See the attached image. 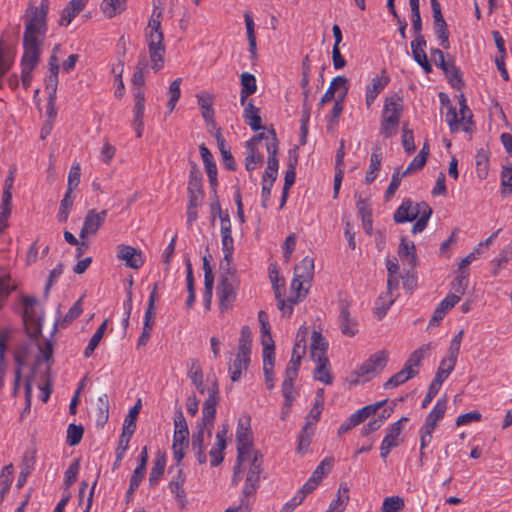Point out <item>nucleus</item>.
Masks as SVG:
<instances>
[{"label": "nucleus", "instance_id": "1", "mask_svg": "<svg viewBox=\"0 0 512 512\" xmlns=\"http://www.w3.org/2000/svg\"><path fill=\"white\" fill-rule=\"evenodd\" d=\"M432 209L426 202L414 203L410 199H404L394 213L393 219L396 223H405L416 220L412 227V233L422 232L431 217Z\"/></svg>", "mask_w": 512, "mask_h": 512}, {"label": "nucleus", "instance_id": "2", "mask_svg": "<svg viewBox=\"0 0 512 512\" xmlns=\"http://www.w3.org/2000/svg\"><path fill=\"white\" fill-rule=\"evenodd\" d=\"M403 100L398 95L386 97L381 113L380 134L390 138L396 134L403 113Z\"/></svg>", "mask_w": 512, "mask_h": 512}, {"label": "nucleus", "instance_id": "3", "mask_svg": "<svg viewBox=\"0 0 512 512\" xmlns=\"http://www.w3.org/2000/svg\"><path fill=\"white\" fill-rule=\"evenodd\" d=\"M22 304L26 333L31 339H37L42 332L43 311L35 297H24Z\"/></svg>", "mask_w": 512, "mask_h": 512}, {"label": "nucleus", "instance_id": "4", "mask_svg": "<svg viewBox=\"0 0 512 512\" xmlns=\"http://www.w3.org/2000/svg\"><path fill=\"white\" fill-rule=\"evenodd\" d=\"M460 109L457 112L456 108L450 106L446 113V122L452 133L463 131L471 134L474 131V123L472 121V113L466 105L464 95H460Z\"/></svg>", "mask_w": 512, "mask_h": 512}, {"label": "nucleus", "instance_id": "5", "mask_svg": "<svg viewBox=\"0 0 512 512\" xmlns=\"http://www.w3.org/2000/svg\"><path fill=\"white\" fill-rule=\"evenodd\" d=\"M237 462L238 465H243L244 468H246V465H248V473L245 480L243 493L245 496L253 495L259 486L260 474L263 471V456L257 450L246 455L241 461L237 460Z\"/></svg>", "mask_w": 512, "mask_h": 512}, {"label": "nucleus", "instance_id": "6", "mask_svg": "<svg viewBox=\"0 0 512 512\" xmlns=\"http://www.w3.org/2000/svg\"><path fill=\"white\" fill-rule=\"evenodd\" d=\"M388 359L389 352L387 350H380L372 354L353 373L356 377L353 383L366 382L374 378L386 367Z\"/></svg>", "mask_w": 512, "mask_h": 512}, {"label": "nucleus", "instance_id": "7", "mask_svg": "<svg viewBox=\"0 0 512 512\" xmlns=\"http://www.w3.org/2000/svg\"><path fill=\"white\" fill-rule=\"evenodd\" d=\"M208 397L203 403L202 408V419L201 422L198 423V426L207 428V437H211V430L214 424L215 415H216V406L219 403V385L217 380L214 378L208 388H207Z\"/></svg>", "mask_w": 512, "mask_h": 512}, {"label": "nucleus", "instance_id": "8", "mask_svg": "<svg viewBox=\"0 0 512 512\" xmlns=\"http://www.w3.org/2000/svg\"><path fill=\"white\" fill-rule=\"evenodd\" d=\"M237 460L241 461L246 455L257 451L253 447V436L250 428V419L241 418L236 431Z\"/></svg>", "mask_w": 512, "mask_h": 512}, {"label": "nucleus", "instance_id": "9", "mask_svg": "<svg viewBox=\"0 0 512 512\" xmlns=\"http://www.w3.org/2000/svg\"><path fill=\"white\" fill-rule=\"evenodd\" d=\"M49 0H42L38 7H29L25 19V32H41L46 30V17Z\"/></svg>", "mask_w": 512, "mask_h": 512}, {"label": "nucleus", "instance_id": "10", "mask_svg": "<svg viewBox=\"0 0 512 512\" xmlns=\"http://www.w3.org/2000/svg\"><path fill=\"white\" fill-rule=\"evenodd\" d=\"M149 58L152 70L157 73L160 71L165 62V45L163 34H149L147 39Z\"/></svg>", "mask_w": 512, "mask_h": 512}, {"label": "nucleus", "instance_id": "11", "mask_svg": "<svg viewBox=\"0 0 512 512\" xmlns=\"http://www.w3.org/2000/svg\"><path fill=\"white\" fill-rule=\"evenodd\" d=\"M37 34H24V54L21 59V68L35 69L40 58V43Z\"/></svg>", "mask_w": 512, "mask_h": 512}, {"label": "nucleus", "instance_id": "12", "mask_svg": "<svg viewBox=\"0 0 512 512\" xmlns=\"http://www.w3.org/2000/svg\"><path fill=\"white\" fill-rule=\"evenodd\" d=\"M407 417H402L395 423L389 426L387 430V434L384 437L381 446H380V456L383 459H386L389 455L390 451L399 446L401 443V433L403 431V423L407 422Z\"/></svg>", "mask_w": 512, "mask_h": 512}, {"label": "nucleus", "instance_id": "13", "mask_svg": "<svg viewBox=\"0 0 512 512\" xmlns=\"http://www.w3.org/2000/svg\"><path fill=\"white\" fill-rule=\"evenodd\" d=\"M238 281L235 276H222L217 287V294L220 299L222 309L231 307L236 298V288Z\"/></svg>", "mask_w": 512, "mask_h": 512}, {"label": "nucleus", "instance_id": "14", "mask_svg": "<svg viewBox=\"0 0 512 512\" xmlns=\"http://www.w3.org/2000/svg\"><path fill=\"white\" fill-rule=\"evenodd\" d=\"M107 215V210L100 212L95 209L89 210L84 218V223L79 234L80 238L84 239L90 235H95L105 222Z\"/></svg>", "mask_w": 512, "mask_h": 512}, {"label": "nucleus", "instance_id": "15", "mask_svg": "<svg viewBox=\"0 0 512 512\" xmlns=\"http://www.w3.org/2000/svg\"><path fill=\"white\" fill-rule=\"evenodd\" d=\"M117 259L131 269H139L144 264L143 254L140 250L126 244H119L116 247Z\"/></svg>", "mask_w": 512, "mask_h": 512}, {"label": "nucleus", "instance_id": "16", "mask_svg": "<svg viewBox=\"0 0 512 512\" xmlns=\"http://www.w3.org/2000/svg\"><path fill=\"white\" fill-rule=\"evenodd\" d=\"M338 323L343 335L353 337L358 333V322L355 318L351 317L349 304L346 301L340 302Z\"/></svg>", "mask_w": 512, "mask_h": 512}, {"label": "nucleus", "instance_id": "17", "mask_svg": "<svg viewBox=\"0 0 512 512\" xmlns=\"http://www.w3.org/2000/svg\"><path fill=\"white\" fill-rule=\"evenodd\" d=\"M265 138L264 133H260L250 139L246 147L248 149V154L245 158V167L248 171L254 170L258 165H261L263 162V156L257 152V145L262 142Z\"/></svg>", "mask_w": 512, "mask_h": 512}, {"label": "nucleus", "instance_id": "18", "mask_svg": "<svg viewBox=\"0 0 512 512\" xmlns=\"http://www.w3.org/2000/svg\"><path fill=\"white\" fill-rule=\"evenodd\" d=\"M186 482V474L182 468L177 469V473L172 477L168 484L170 492L174 495L176 501L181 507L186 505V492L184 490V484Z\"/></svg>", "mask_w": 512, "mask_h": 512}, {"label": "nucleus", "instance_id": "19", "mask_svg": "<svg viewBox=\"0 0 512 512\" xmlns=\"http://www.w3.org/2000/svg\"><path fill=\"white\" fill-rule=\"evenodd\" d=\"M209 439L207 437V428L198 426L197 431L192 436V451L198 461L199 464H204L207 461L206 453H205V440Z\"/></svg>", "mask_w": 512, "mask_h": 512}, {"label": "nucleus", "instance_id": "20", "mask_svg": "<svg viewBox=\"0 0 512 512\" xmlns=\"http://www.w3.org/2000/svg\"><path fill=\"white\" fill-rule=\"evenodd\" d=\"M338 90H341L339 98L344 99L348 92V80L344 76H337L332 79L330 85L320 100V105L330 102Z\"/></svg>", "mask_w": 512, "mask_h": 512}, {"label": "nucleus", "instance_id": "21", "mask_svg": "<svg viewBox=\"0 0 512 512\" xmlns=\"http://www.w3.org/2000/svg\"><path fill=\"white\" fill-rule=\"evenodd\" d=\"M307 327L301 326L298 330L296 342L293 347L292 356L287 366H293L296 370L299 369L302 356L306 352Z\"/></svg>", "mask_w": 512, "mask_h": 512}, {"label": "nucleus", "instance_id": "22", "mask_svg": "<svg viewBox=\"0 0 512 512\" xmlns=\"http://www.w3.org/2000/svg\"><path fill=\"white\" fill-rule=\"evenodd\" d=\"M197 104L201 109V115L207 124L214 123L215 111L213 109L214 96L207 91L196 94Z\"/></svg>", "mask_w": 512, "mask_h": 512}, {"label": "nucleus", "instance_id": "23", "mask_svg": "<svg viewBox=\"0 0 512 512\" xmlns=\"http://www.w3.org/2000/svg\"><path fill=\"white\" fill-rule=\"evenodd\" d=\"M88 0H70L64 7L59 18V25L67 27L72 20L85 8Z\"/></svg>", "mask_w": 512, "mask_h": 512}, {"label": "nucleus", "instance_id": "24", "mask_svg": "<svg viewBox=\"0 0 512 512\" xmlns=\"http://www.w3.org/2000/svg\"><path fill=\"white\" fill-rule=\"evenodd\" d=\"M389 83V77L383 72L380 76H375L371 84L366 88L365 103L369 108L377 98V96L385 89Z\"/></svg>", "mask_w": 512, "mask_h": 512}, {"label": "nucleus", "instance_id": "25", "mask_svg": "<svg viewBox=\"0 0 512 512\" xmlns=\"http://www.w3.org/2000/svg\"><path fill=\"white\" fill-rule=\"evenodd\" d=\"M149 72L148 62L146 59V55L142 54L140 55L135 72L132 76V86L134 93L135 92H141L144 93V85H145V78Z\"/></svg>", "mask_w": 512, "mask_h": 512}, {"label": "nucleus", "instance_id": "26", "mask_svg": "<svg viewBox=\"0 0 512 512\" xmlns=\"http://www.w3.org/2000/svg\"><path fill=\"white\" fill-rule=\"evenodd\" d=\"M431 349V344H425L414 350L406 360L404 367L411 372L413 376H416L419 372V366L422 360L425 358L427 353Z\"/></svg>", "mask_w": 512, "mask_h": 512}, {"label": "nucleus", "instance_id": "27", "mask_svg": "<svg viewBox=\"0 0 512 512\" xmlns=\"http://www.w3.org/2000/svg\"><path fill=\"white\" fill-rule=\"evenodd\" d=\"M426 41L422 36H418L411 42L412 55L414 60L426 71H431V65L425 53Z\"/></svg>", "mask_w": 512, "mask_h": 512}, {"label": "nucleus", "instance_id": "28", "mask_svg": "<svg viewBox=\"0 0 512 512\" xmlns=\"http://www.w3.org/2000/svg\"><path fill=\"white\" fill-rule=\"evenodd\" d=\"M328 348V343L322 334L318 331H314L312 333V342L310 347V354L312 360L327 358L326 351Z\"/></svg>", "mask_w": 512, "mask_h": 512}, {"label": "nucleus", "instance_id": "29", "mask_svg": "<svg viewBox=\"0 0 512 512\" xmlns=\"http://www.w3.org/2000/svg\"><path fill=\"white\" fill-rule=\"evenodd\" d=\"M199 150L203 163L205 165L209 182L211 186H215L217 184V168L216 164L213 161V156L209 149L204 144L200 145Z\"/></svg>", "mask_w": 512, "mask_h": 512}, {"label": "nucleus", "instance_id": "30", "mask_svg": "<svg viewBox=\"0 0 512 512\" xmlns=\"http://www.w3.org/2000/svg\"><path fill=\"white\" fill-rule=\"evenodd\" d=\"M250 362V355L237 352L236 358L233 364L229 367L230 379L233 382H237L241 378L243 370H246Z\"/></svg>", "mask_w": 512, "mask_h": 512}, {"label": "nucleus", "instance_id": "31", "mask_svg": "<svg viewBox=\"0 0 512 512\" xmlns=\"http://www.w3.org/2000/svg\"><path fill=\"white\" fill-rule=\"evenodd\" d=\"M398 254L403 261L410 267H414L416 264V248L413 242H408L404 238L401 240Z\"/></svg>", "mask_w": 512, "mask_h": 512}, {"label": "nucleus", "instance_id": "32", "mask_svg": "<svg viewBox=\"0 0 512 512\" xmlns=\"http://www.w3.org/2000/svg\"><path fill=\"white\" fill-rule=\"evenodd\" d=\"M241 95L240 100L241 103L244 104L246 98L252 94H254L257 90L256 78L253 74L248 72H243L241 74Z\"/></svg>", "mask_w": 512, "mask_h": 512}, {"label": "nucleus", "instance_id": "33", "mask_svg": "<svg viewBox=\"0 0 512 512\" xmlns=\"http://www.w3.org/2000/svg\"><path fill=\"white\" fill-rule=\"evenodd\" d=\"M166 466V458L164 454L158 453L153 461V466L149 475V484L150 486H155L158 484L160 478L162 477Z\"/></svg>", "mask_w": 512, "mask_h": 512}, {"label": "nucleus", "instance_id": "34", "mask_svg": "<svg viewBox=\"0 0 512 512\" xmlns=\"http://www.w3.org/2000/svg\"><path fill=\"white\" fill-rule=\"evenodd\" d=\"M243 117L245 122L251 127L253 131H258L263 128L259 109L249 102L244 109Z\"/></svg>", "mask_w": 512, "mask_h": 512}, {"label": "nucleus", "instance_id": "35", "mask_svg": "<svg viewBox=\"0 0 512 512\" xmlns=\"http://www.w3.org/2000/svg\"><path fill=\"white\" fill-rule=\"evenodd\" d=\"M82 301H83V296L80 297V299H78L73 304V306L69 309V311L66 313V315L62 319L56 321L55 326H54L55 330L57 329V327H61V328L67 327L70 323H72L76 318H78L80 316V314L83 311Z\"/></svg>", "mask_w": 512, "mask_h": 512}, {"label": "nucleus", "instance_id": "36", "mask_svg": "<svg viewBox=\"0 0 512 512\" xmlns=\"http://www.w3.org/2000/svg\"><path fill=\"white\" fill-rule=\"evenodd\" d=\"M456 362L457 360L447 356L444 359H442L433 381L442 385V383L448 378L450 373L454 370Z\"/></svg>", "mask_w": 512, "mask_h": 512}, {"label": "nucleus", "instance_id": "37", "mask_svg": "<svg viewBox=\"0 0 512 512\" xmlns=\"http://www.w3.org/2000/svg\"><path fill=\"white\" fill-rule=\"evenodd\" d=\"M349 502V488L346 485H341L337 498L332 501L326 512H343Z\"/></svg>", "mask_w": 512, "mask_h": 512}, {"label": "nucleus", "instance_id": "38", "mask_svg": "<svg viewBox=\"0 0 512 512\" xmlns=\"http://www.w3.org/2000/svg\"><path fill=\"white\" fill-rule=\"evenodd\" d=\"M127 0H103L100 8L105 16L112 18L126 9Z\"/></svg>", "mask_w": 512, "mask_h": 512}, {"label": "nucleus", "instance_id": "39", "mask_svg": "<svg viewBox=\"0 0 512 512\" xmlns=\"http://www.w3.org/2000/svg\"><path fill=\"white\" fill-rule=\"evenodd\" d=\"M14 62L11 48L2 39H0V74H6Z\"/></svg>", "mask_w": 512, "mask_h": 512}, {"label": "nucleus", "instance_id": "40", "mask_svg": "<svg viewBox=\"0 0 512 512\" xmlns=\"http://www.w3.org/2000/svg\"><path fill=\"white\" fill-rule=\"evenodd\" d=\"M313 361L317 364L314 372V378L323 382L324 384H331L332 376L330 374L328 358H322L321 360L317 359Z\"/></svg>", "mask_w": 512, "mask_h": 512}, {"label": "nucleus", "instance_id": "41", "mask_svg": "<svg viewBox=\"0 0 512 512\" xmlns=\"http://www.w3.org/2000/svg\"><path fill=\"white\" fill-rule=\"evenodd\" d=\"M33 346L30 343H21L17 345L14 351V360L17 365L16 369H22L29 360V357L32 353Z\"/></svg>", "mask_w": 512, "mask_h": 512}, {"label": "nucleus", "instance_id": "42", "mask_svg": "<svg viewBox=\"0 0 512 512\" xmlns=\"http://www.w3.org/2000/svg\"><path fill=\"white\" fill-rule=\"evenodd\" d=\"M314 273V260L310 257H305L302 261L295 266L294 275L304 280H311Z\"/></svg>", "mask_w": 512, "mask_h": 512}, {"label": "nucleus", "instance_id": "43", "mask_svg": "<svg viewBox=\"0 0 512 512\" xmlns=\"http://www.w3.org/2000/svg\"><path fill=\"white\" fill-rule=\"evenodd\" d=\"M141 408V402L138 400V402L130 409L128 415L126 416L124 423H123V431L122 433L126 435L132 436L135 429H136V420L137 416L140 412Z\"/></svg>", "mask_w": 512, "mask_h": 512}, {"label": "nucleus", "instance_id": "44", "mask_svg": "<svg viewBox=\"0 0 512 512\" xmlns=\"http://www.w3.org/2000/svg\"><path fill=\"white\" fill-rule=\"evenodd\" d=\"M394 301H395V297L393 296V294H388L386 292L385 295H380L375 303V310H374L375 316L379 320L382 319L386 315L387 311L389 310L391 305L394 303Z\"/></svg>", "mask_w": 512, "mask_h": 512}, {"label": "nucleus", "instance_id": "45", "mask_svg": "<svg viewBox=\"0 0 512 512\" xmlns=\"http://www.w3.org/2000/svg\"><path fill=\"white\" fill-rule=\"evenodd\" d=\"M13 480V465L8 464L0 471V500L8 493Z\"/></svg>", "mask_w": 512, "mask_h": 512}, {"label": "nucleus", "instance_id": "46", "mask_svg": "<svg viewBox=\"0 0 512 512\" xmlns=\"http://www.w3.org/2000/svg\"><path fill=\"white\" fill-rule=\"evenodd\" d=\"M266 149H267V153H268L267 167L271 171L278 172V167H279V162L277 159L278 142H277L275 135L272 137L271 140L266 142Z\"/></svg>", "mask_w": 512, "mask_h": 512}, {"label": "nucleus", "instance_id": "47", "mask_svg": "<svg viewBox=\"0 0 512 512\" xmlns=\"http://www.w3.org/2000/svg\"><path fill=\"white\" fill-rule=\"evenodd\" d=\"M323 390L319 389L317 391L315 404L309 411V414L306 417V422H309V425L315 426L318 420L320 419L322 410H323Z\"/></svg>", "mask_w": 512, "mask_h": 512}, {"label": "nucleus", "instance_id": "48", "mask_svg": "<svg viewBox=\"0 0 512 512\" xmlns=\"http://www.w3.org/2000/svg\"><path fill=\"white\" fill-rule=\"evenodd\" d=\"M9 338L10 335L8 331H0V390L4 386V379L7 370V366L4 360V353Z\"/></svg>", "mask_w": 512, "mask_h": 512}, {"label": "nucleus", "instance_id": "49", "mask_svg": "<svg viewBox=\"0 0 512 512\" xmlns=\"http://www.w3.org/2000/svg\"><path fill=\"white\" fill-rule=\"evenodd\" d=\"M108 324V320L106 319L95 331L93 336L91 337L87 347L84 350V357L88 358L90 357L95 349L97 348L98 344L100 343L101 339L103 338V335L105 333L106 327Z\"/></svg>", "mask_w": 512, "mask_h": 512}, {"label": "nucleus", "instance_id": "50", "mask_svg": "<svg viewBox=\"0 0 512 512\" xmlns=\"http://www.w3.org/2000/svg\"><path fill=\"white\" fill-rule=\"evenodd\" d=\"M203 270H204L205 296L207 298V302L209 303L210 299L212 297L214 276H213L212 268L210 266L207 256L203 257Z\"/></svg>", "mask_w": 512, "mask_h": 512}, {"label": "nucleus", "instance_id": "51", "mask_svg": "<svg viewBox=\"0 0 512 512\" xmlns=\"http://www.w3.org/2000/svg\"><path fill=\"white\" fill-rule=\"evenodd\" d=\"M162 0H153V12L148 22L150 32H158L162 19Z\"/></svg>", "mask_w": 512, "mask_h": 512}, {"label": "nucleus", "instance_id": "52", "mask_svg": "<svg viewBox=\"0 0 512 512\" xmlns=\"http://www.w3.org/2000/svg\"><path fill=\"white\" fill-rule=\"evenodd\" d=\"M215 137H216L221 155L223 157V165L229 170H235V161H234L233 156L230 153V151L225 148V140H224L220 130H218L216 132Z\"/></svg>", "mask_w": 512, "mask_h": 512}, {"label": "nucleus", "instance_id": "53", "mask_svg": "<svg viewBox=\"0 0 512 512\" xmlns=\"http://www.w3.org/2000/svg\"><path fill=\"white\" fill-rule=\"evenodd\" d=\"M414 376L411 374L410 371H408L404 366L403 368L391 376L385 383L384 388L385 389H393L398 387L399 385L407 382L409 379L413 378Z\"/></svg>", "mask_w": 512, "mask_h": 512}, {"label": "nucleus", "instance_id": "54", "mask_svg": "<svg viewBox=\"0 0 512 512\" xmlns=\"http://www.w3.org/2000/svg\"><path fill=\"white\" fill-rule=\"evenodd\" d=\"M73 191H66L64 198L61 200L60 208L57 214V219L59 222H66L70 213V210L73 206L74 196L72 195Z\"/></svg>", "mask_w": 512, "mask_h": 512}, {"label": "nucleus", "instance_id": "55", "mask_svg": "<svg viewBox=\"0 0 512 512\" xmlns=\"http://www.w3.org/2000/svg\"><path fill=\"white\" fill-rule=\"evenodd\" d=\"M187 190L188 193H204L202 189V174L196 166H193L190 170Z\"/></svg>", "mask_w": 512, "mask_h": 512}, {"label": "nucleus", "instance_id": "56", "mask_svg": "<svg viewBox=\"0 0 512 512\" xmlns=\"http://www.w3.org/2000/svg\"><path fill=\"white\" fill-rule=\"evenodd\" d=\"M252 333L248 326H243L239 338L238 352L243 356L244 354H251Z\"/></svg>", "mask_w": 512, "mask_h": 512}, {"label": "nucleus", "instance_id": "57", "mask_svg": "<svg viewBox=\"0 0 512 512\" xmlns=\"http://www.w3.org/2000/svg\"><path fill=\"white\" fill-rule=\"evenodd\" d=\"M314 434V427L309 425V422H305V425L303 426L301 433L298 437V451L299 452H305L311 442V437Z\"/></svg>", "mask_w": 512, "mask_h": 512}, {"label": "nucleus", "instance_id": "58", "mask_svg": "<svg viewBox=\"0 0 512 512\" xmlns=\"http://www.w3.org/2000/svg\"><path fill=\"white\" fill-rule=\"evenodd\" d=\"M181 81H182L181 78H177L174 81H172L169 86V90H168L169 100L167 103L169 112H172L174 110V108L181 96V90H180Z\"/></svg>", "mask_w": 512, "mask_h": 512}, {"label": "nucleus", "instance_id": "59", "mask_svg": "<svg viewBox=\"0 0 512 512\" xmlns=\"http://www.w3.org/2000/svg\"><path fill=\"white\" fill-rule=\"evenodd\" d=\"M430 2L433 13L434 26L438 30L437 32H445L447 25L441 12L440 3L438 0H430Z\"/></svg>", "mask_w": 512, "mask_h": 512}, {"label": "nucleus", "instance_id": "60", "mask_svg": "<svg viewBox=\"0 0 512 512\" xmlns=\"http://www.w3.org/2000/svg\"><path fill=\"white\" fill-rule=\"evenodd\" d=\"M131 437L132 436L126 435L124 433L121 434L119 442H118V446H117V449H116V459H115V462L113 464V470H115V469L120 467L122 459L124 457V454H125V452H126V450L128 448V444H129V441H130Z\"/></svg>", "mask_w": 512, "mask_h": 512}, {"label": "nucleus", "instance_id": "61", "mask_svg": "<svg viewBox=\"0 0 512 512\" xmlns=\"http://www.w3.org/2000/svg\"><path fill=\"white\" fill-rule=\"evenodd\" d=\"M404 508V500L399 496H391L384 499L382 512H400Z\"/></svg>", "mask_w": 512, "mask_h": 512}, {"label": "nucleus", "instance_id": "62", "mask_svg": "<svg viewBox=\"0 0 512 512\" xmlns=\"http://www.w3.org/2000/svg\"><path fill=\"white\" fill-rule=\"evenodd\" d=\"M334 459L332 457L325 458L314 470L312 478L317 480L319 483L332 469Z\"/></svg>", "mask_w": 512, "mask_h": 512}, {"label": "nucleus", "instance_id": "63", "mask_svg": "<svg viewBox=\"0 0 512 512\" xmlns=\"http://www.w3.org/2000/svg\"><path fill=\"white\" fill-rule=\"evenodd\" d=\"M84 429L81 425L70 424L67 429L66 442L70 446L77 445L83 437Z\"/></svg>", "mask_w": 512, "mask_h": 512}, {"label": "nucleus", "instance_id": "64", "mask_svg": "<svg viewBox=\"0 0 512 512\" xmlns=\"http://www.w3.org/2000/svg\"><path fill=\"white\" fill-rule=\"evenodd\" d=\"M502 194L510 195L512 193V167H504L501 172Z\"/></svg>", "mask_w": 512, "mask_h": 512}]
</instances>
